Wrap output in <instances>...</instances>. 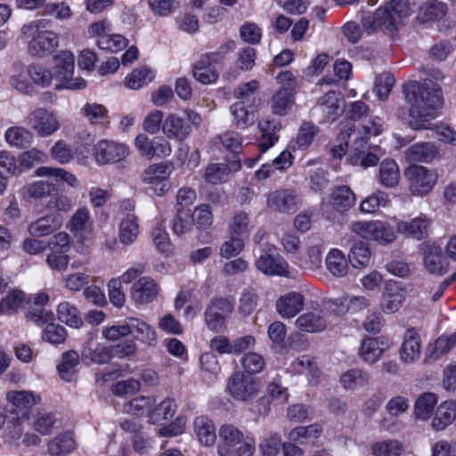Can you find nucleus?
I'll list each match as a JSON object with an SVG mask.
<instances>
[{
	"instance_id": "obj_1",
	"label": "nucleus",
	"mask_w": 456,
	"mask_h": 456,
	"mask_svg": "<svg viewBox=\"0 0 456 456\" xmlns=\"http://www.w3.org/2000/svg\"><path fill=\"white\" fill-rule=\"evenodd\" d=\"M403 92L411 105L410 126L415 129H428V121L436 117V110L442 107L444 100L441 87L430 79L423 83L410 81Z\"/></svg>"
},
{
	"instance_id": "obj_2",
	"label": "nucleus",
	"mask_w": 456,
	"mask_h": 456,
	"mask_svg": "<svg viewBox=\"0 0 456 456\" xmlns=\"http://www.w3.org/2000/svg\"><path fill=\"white\" fill-rule=\"evenodd\" d=\"M52 20L40 19L31 21L21 28V33L31 37L28 45V53L32 57L44 58L53 53L59 46V36L51 30Z\"/></svg>"
},
{
	"instance_id": "obj_3",
	"label": "nucleus",
	"mask_w": 456,
	"mask_h": 456,
	"mask_svg": "<svg viewBox=\"0 0 456 456\" xmlns=\"http://www.w3.org/2000/svg\"><path fill=\"white\" fill-rule=\"evenodd\" d=\"M220 456H251L256 444L253 438L244 436L243 432L233 424H224L219 429Z\"/></svg>"
},
{
	"instance_id": "obj_4",
	"label": "nucleus",
	"mask_w": 456,
	"mask_h": 456,
	"mask_svg": "<svg viewBox=\"0 0 456 456\" xmlns=\"http://www.w3.org/2000/svg\"><path fill=\"white\" fill-rule=\"evenodd\" d=\"M187 119L175 113L168 114L163 121L161 130L167 140L183 142L192 132V127L198 128L201 123V117L191 110L185 111Z\"/></svg>"
},
{
	"instance_id": "obj_5",
	"label": "nucleus",
	"mask_w": 456,
	"mask_h": 456,
	"mask_svg": "<svg viewBox=\"0 0 456 456\" xmlns=\"http://www.w3.org/2000/svg\"><path fill=\"white\" fill-rule=\"evenodd\" d=\"M259 379L246 375L242 370L234 371L227 379L226 391L235 401L248 403L259 394Z\"/></svg>"
},
{
	"instance_id": "obj_6",
	"label": "nucleus",
	"mask_w": 456,
	"mask_h": 456,
	"mask_svg": "<svg viewBox=\"0 0 456 456\" xmlns=\"http://www.w3.org/2000/svg\"><path fill=\"white\" fill-rule=\"evenodd\" d=\"M55 61V77L58 84L55 85L56 90L82 89L86 86V81L82 77L73 78L72 75L75 69V56L69 51H62L54 57Z\"/></svg>"
},
{
	"instance_id": "obj_7",
	"label": "nucleus",
	"mask_w": 456,
	"mask_h": 456,
	"mask_svg": "<svg viewBox=\"0 0 456 456\" xmlns=\"http://www.w3.org/2000/svg\"><path fill=\"white\" fill-rule=\"evenodd\" d=\"M351 230L362 238L372 240L383 246L394 242L397 232L391 224L382 221L354 222L351 225Z\"/></svg>"
},
{
	"instance_id": "obj_8",
	"label": "nucleus",
	"mask_w": 456,
	"mask_h": 456,
	"mask_svg": "<svg viewBox=\"0 0 456 456\" xmlns=\"http://www.w3.org/2000/svg\"><path fill=\"white\" fill-rule=\"evenodd\" d=\"M255 266L269 276L288 277L289 274L288 262L277 252L275 246L270 243L262 246L261 255L256 258Z\"/></svg>"
},
{
	"instance_id": "obj_9",
	"label": "nucleus",
	"mask_w": 456,
	"mask_h": 456,
	"mask_svg": "<svg viewBox=\"0 0 456 456\" xmlns=\"http://www.w3.org/2000/svg\"><path fill=\"white\" fill-rule=\"evenodd\" d=\"M233 311L232 303L223 297H215L207 305L205 310V324L214 332H223L226 330V319Z\"/></svg>"
},
{
	"instance_id": "obj_10",
	"label": "nucleus",
	"mask_w": 456,
	"mask_h": 456,
	"mask_svg": "<svg viewBox=\"0 0 456 456\" xmlns=\"http://www.w3.org/2000/svg\"><path fill=\"white\" fill-rule=\"evenodd\" d=\"M173 171V164L169 161L150 165L141 175L142 182L147 184L158 196L166 194L170 184L167 182Z\"/></svg>"
},
{
	"instance_id": "obj_11",
	"label": "nucleus",
	"mask_w": 456,
	"mask_h": 456,
	"mask_svg": "<svg viewBox=\"0 0 456 456\" xmlns=\"http://www.w3.org/2000/svg\"><path fill=\"white\" fill-rule=\"evenodd\" d=\"M134 147L140 156L147 160L164 159L172 153L171 143L164 136L150 138L145 134H139L134 139Z\"/></svg>"
},
{
	"instance_id": "obj_12",
	"label": "nucleus",
	"mask_w": 456,
	"mask_h": 456,
	"mask_svg": "<svg viewBox=\"0 0 456 456\" xmlns=\"http://www.w3.org/2000/svg\"><path fill=\"white\" fill-rule=\"evenodd\" d=\"M404 175L409 182V189L414 195L428 194L437 182L436 173L423 166H411L405 169Z\"/></svg>"
},
{
	"instance_id": "obj_13",
	"label": "nucleus",
	"mask_w": 456,
	"mask_h": 456,
	"mask_svg": "<svg viewBox=\"0 0 456 456\" xmlns=\"http://www.w3.org/2000/svg\"><path fill=\"white\" fill-rule=\"evenodd\" d=\"M362 24L367 34L378 31L392 34L399 26L385 4L378 8L373 13L363 15Z\"/></svg>"
},
{
	"instance_id": "obj_14",
	"label": "nucleus",
	"mask_w": 456,
	"mask_h": 456,
	"mask_svg": "<svg viewBox=\"0 0 456 456\" xmlns=\"http://www.w3.org/2000/svg\"><path fill=\"white\" fill-rule=\"evenodd\" d=\"M129 153L128 147L111 140H101L93 149V155L99 165L118 163L126 159Z\"/></svg>"
},
{
	"instance_id": "obj_15",
	"label": "nucleus",
	"mask_w": 456,
	"mask_h": 456,
	"mask_svg": "<svg viewBox=\"0 0 456 456\" xmlns=\"http://www.w3.org/2000/svg\"><path fill=\"white\" fill-rule=\"evenodd\" d=\"M28 125L41 137L55 133L60 123L54 114L45 108L34 110L27 118Z\"/></svg>"
},
{
	"instance_id": "obj_16",
	"label": "nucleus",
	"mask_w": 456,
	"mask_h": 456,
	"mask_svg": "<svg viewBox=\"0 0 456 456\" xmlns=\"http://www.w3.org/2000/svg\"><path fill=\"white\" fill-rule=\"evenodd\" d=\"M379 159L369 151L368 140L365 136L357 137L347 152L346 161L352 166L363 168L374 167Z\"/></svg>"
},
{
	"instance_id": "obj_17",
	"label": "nucleus",
	"mask_w": 456,
	"mask_h": 456,
	"mask_svg": "<svg viewBox=\"0 0 456 456\" xmlns=\"http://www.w3.org/2000/svg\"><path fill=\"white\" fill-rule=\"evenodd\" d=\"M96 335L93 332L87 334V339L85 343L81 359L87 363L105 364L113 357L111 347L102 343L94 342Z\"/></svg>"
},
{
	"instance_id": "obj_18",
	"label": "nucleus",
	"mask_w": 456,
	"mask_h": 456,
	"mask_svg": "<svg viewBox=\"0 0 456 456\" xmlns=\"http://www.w3.org/2000/svg\"><path fill=\"white\" fill-rule=\"evenodd\" d=\"M390 346L391 343L386 337H368L362 339L358 355L367 364H373L381 359Z\"/></svg>"
},
{
	"instance_id": "obj_19",
	"label": "nucleus",
	"mask_w": 456,
	"mask_h": 456,
	"mask_svg": "<svg viewBox=\"0 0 456 456\" xmlns=\"http://www.w3.org/2000/svg\"><path fill=\"white\" fill-rule=\"evenodd\" d=\"M346 101L339 92L329 91L317 102V108L326 121H335L344 112Z\"/></svg>"
},
{
	"instance_id": "obj_20",
	"label": "nucleus",
	"mask_w": 456,
	"mask_h": 456,
	"mask_svg": "<svg viewBox=\"0 0 456 456\" xmlns=\"http://www.w3.org/2000/svg\"><path fill=\"white\" fill-rule=\"evenodd\" d=\"M266 203L273 211L289 214L297 209L298 197L294 191L279 189L268 194Z\"/></svg>"
},
{
	"instance_id": "obj_21",
	"label": "nucleus",
	"mask_w": 456,
	"mask_h": 456,
	"mask_svg": "<svg viewBox=\"0 0 456 456\" xmlns=\"http://www.w3.org/2000/svg\"><path fill=\"white\" fill-rule=\"evenodd\" d=\"M406 296V289L402 283L393 280L387 281L385 284V292L381 303L384 313L393 314L402 306Z\"/></svg>"
},
{
	"instance_id": "obj_22",
	"label": "nucleus",
	"mask_w": 456,
	"mask_h": 456,
	"mask_svg": "<svg viewBox=\"0 0 456 456\" xmlns=\"http://www.w3.org/2000/svg\"><path fill=\"white\" fill-rule=\"evenodd\" d=\"M305 305V297L297 291L281 296L275 304L277 313L284 319L295 317Z\"/></svg>"
},
{
	"instance_id": "obj_23",
	"label": "nucleus",
	"mask_w": 456,
	"mask_h": 456,
	"mask_svg": "<svg viewBox=\"0 0 456 456\" xmlns=\"http://www.w3.org/2000/svg\"><path fill=\"white\" fill-rule=\"evenodd\" d=\"M62 223L63 218L60 214L50 213L31 222L28 227V232L33 237L47 236L59 230Z\"/></svg>"
},
{
	"instance_id": "obj_24",
	"label": "nucleus",
	"mask_w": 456,
	"mask_h": 456,
	"mask_svg": "<svg viewBox=\"0 0 456 456\" xmlns=\"http://www.w3.org/2000/svg\"><path fill=\"white\" fill-rule=\"evenodd\" d=\"M159 294V287L151 277L144 276L136 281L131 289V297L135 304H148Z\"/></svg>"
},
{
	"instance_id": "obj_25",
	"label": "nucleus",
	"mask_w": 456,
	"mask_h": 456,
	"mask_svg": "<svg viewBox=\"0 0 456 456\" xmlns=\"http://www.w3.org/2000/svg\"><path fill=\"white\" fill-rule=\"evenodd\" d=\"M421 344L418 332L410 329L407 330L400 349L401 360L406 363L417 361L420 357Z\"/></svg>"
},
{
	"instance_id": "obj_26",
	"label": "nucleus",
	"mask_w": 456,
	"mask_h": 456,
	"mask_svg": "<svg viewBox=\"0 0 456 456\" xmlns=\"http://www.w3.org/2000/svg\"><path fill=\"white\" fill-rule=\"evenodd\" d=\"M428 219L426 216L421 215L413 218L410 222L400 221L397 224V232L402 233L408 238L419 240L428 234Z\"/></svg>"
},
{
	"instance_id": "obj_27",
	"label": "nucleus",
	"mask_w": 456,
	"mask_h": 456,
	"mask_svg": "<svg viewBox=\"0 0 456 456\" xmlns=\"http://www.w3.org/2000/svg\"><path fill=\"white\" fill-rule=\"evenodd\" d=\"M438 156V150L432 142H419L410 146L405 151L408 162H431Z\"/></svg>"
},
{
	"instance_id": "obj_28",
	"label": "nucleus",
	"mask_w": 456,
	"mask_h": 456,
	"mask_svg": "<svg viewBox=\"0 0 456 456\" xmlns=\"http://www.w3.org/2000/svg\"><path fill=\"white\" fill-rule=\"evenodd\" d=\"M348 259L338 248H331L325 257V267L335 278H343L348 273Z\"/></svg>"
},
{
	"instance_id": "obj_29",
	"label": "nucleus",
	"mask_w": 456,
	"mask_h": 456,
	"mask_svg": "<svg viewBox=\"0 0 456 456\" xmlns=\"http://www.w3.org/2000/svg\"><path fill=\"white\" fill-rule=\"evenodd\" d=\"M424 265L426 269L432 274L442 276L448 271L449 263L443 256L441 248L431 247L425 253Z\"/></svg>"
},
{
	"instance_id": "obj_30",
	"label": "nucleus",
	"mask_w": 456,
	"mask_h": 456,
	"mask_svg": "<svg viewBox=\"0 0 456 456\" xmlns=\"http://www.w3.org/2000/svg\"><path fill=\"white\" fill-rule=\"evenodd\" d=\"M194 433L201 444L212 446L216 440L214 422L207 416H199L193 422Z\"/></svg>"
},
{
	"instance_id": "obj_31",
	"label": "nucleus",
	"mask_w": 456,
	"mask_h": 456,
	"mask_svg": "<svg viewBox=\"0 0 456 456\" xmlns=\"http://www.w3.org/2000/svg\"><path fill=\"white\" fill-rule=\"evenodd\" d=\"M151 408L149 423L160 424L163 421L173 418L176 411L177 406L175 399L167 397L159 403H157L156 400L154 399V406H151Z\"/></svg>"
},
{
	"instance_id": "obj_32",
	"label": "nucleus",
	"mask_w": 456,
	"mask_h": 456,
	"mask_svg": "<svg viewBox=\"0 0 456 456\" xmlns=\"http://www.w3.org/2000/svg\"><path fill=\"white\" fill-rule=\"evenodd\" d=\"M370 373L359 368H353L343 372L339 383L346 390H357L367 386L370 382Z\"/></svg>"
},
{
	"instance_id": "obj_33",
	"label": "nucleus",
	"mask_w": 456,
	"mask_h": 456,
	"mask_svg": "<svg viewBox=\"0 0 456 456\" xmlns=\"http://www.w3.org/2000/svg\"><path fill=\"white\" fill-rule=\"evenodd\" d=\"M297 330L304 332H320L326 327V321L322 311L308 312L299 315L295 321Z\"/></svg>"
},
{
	"instance_id": "obj_34",
	"label": "nucleus",
	"mask_w": 456,
	"mask_h": 456,
	"mask_svg": "<svg viewBox=\"0 0 456 456\" xmlns=\"http://www.w3.org/2000/svg\"><path fill=\"white\" fill-rule=\"evenodd\" d=\"M290 368L297 374L305 375L310 384L316 385L318 383L320 370L313 357L309 355L297 357L291 362Z\"/></svg>"
},
{
	"instance_id": "obj_35",
	"label": "nucleus",
	"mask_w": 456,
	"mask_h": 456,
	"mask_svg": "<svg viewBox=\"0 0 456 456\" xmlns=\"http://www.w3.org/2000/svg\"><path fill=\"white\" fill-rule=\"evenodd\" d=\"M456 418V402L444 401L436 409L431 426L434 430L441 431L451 425Z\"/></svg>"
},
{
	"instance_id": "obj_36",
	"label": "nucleus",
	"mask_w": 456,
	"mask_h": 456,
	"mask_svg": "<svg viewBox=\"0 0 456 456\" xmlns=\"http://www.w3.org/2000/svg\"><path fill=\"white\" fill-rule=\"evenodd\" d=\"M77 443L71 432H63L48 443V452L52 456H62L72 452Z\"/></svg>"
},
{
	"instance_id": "obj_37",
	"label": "nucleus",
	"mask_w": 456,
	"mask_h": 456,
	"mask_svg": "<svg viewBox=\"0 0 456 456\" xmlns=\"http://www.w3.org/2000/svg\"><path fill=\"white\" fill-rule=\"evenodd\" d=\"M456 345V332L448 336H440L434 345H430L427 349L425 361H435L441 355L449 353Z\"/></svg>"
},
{
	"instance_id": "obj_38",
	"label": "nucleus",
	"mask_w": 456,
	"mask_h": 456,
	"mask_svg": "<svg viewBox=\"0 0 456 456\" xmlns=\"http://www.w3.org/2000/svg\"><path fill=\"white\" fill-rule=\"evenodd\" d=\"M400 180L399 167L394 159H386L380 163L379 181L387 188L395 187Z\"/></svg>"
},
{
	"instance_id": "obj_39",
	"label": "nucleus",
	"mask_w": 456,
	"mask_h": 456,
	"mask_svg": "<svg viewBox=\"0 0 456 456\" xmlns=\"http://www.w3.org/2000/svg\"><path fill=\"white\" fill-rule=\"evenodd\" d=\"M6 400L18 409L29 410L41 402V397L31 391L13 390L6 393Z\"/></svg>"
},
{
	"instance_id": "obj_40",
	"label": "nucleus",
	"mask_w": 456,
	"mask_h": 456,
	"mask_svg": "<svg viewBox=\"0 0 456 456\" xmlns=\"http://www.w3.org/2000/svg\"><path fill=\"white\" fill-rule=\"evenodd\" d=\"M33 134L22 126L9 127L4 133L5 142L12 147L25 149L33 142Z\"/></svg>"
},
{
	"instance_id": "obj_41",
	"label": "nucleus",
	"mask_w": 456,
	"mask_h": 456,
	"mask_svg": "<svg viewBox=\"0 0 456 456\" xmlns=\"http://www.w3.org/2000/svg\"><path fill=\"white\" fill-rule=\"evenodd\" d=\"M139 234L137 217L127 214L119 224L118 238L122 244L129 245L135 241Z\"/></svg>"
},
{
	"instance_id": "obj_42",
	"label": "nucleus",
	"mask_w": 456,
	"mask_h": 456,
	"mask_svg": "<svg viewBox=\"0 0 456 456\" xmlns=\"http://www.w3.org/2000/svg\"><path fill=\"white\" fill-rule=\"evenodd\" d=\"M29 305L25 293L19 289L10 291L0 302V312L11 314Z\"/></svg>"
},
{
	"instance_id": "obj_43",
	"label": "nucleus",
	"mask_w": 456,
	"mask_h": 456,
	"mask_svg": "<svg viewBox=\"0 0 456 456\" xmlns=\"http://www.w3.org/2000/svg\"><path fill=\"white\" fill-rule=\"evenodd\" d=\"M57 316L60 322L71 328H80L83 325V320L80 312L75 305L63 301L57 307Z\"/></svg>"
},
{
	"instance_id": "obj_44",
	"label": "nucleus",
	"mask_w": 456,
	"mask_h": 456,
	"mask_svg": "<svg viewBox=\"0 0 456 456\" xmlns=\"http://www.w3.org/2000/svg\"><path fill=\"white\" fill-rule=\"evenodd\" d=\"M151 406H154V397L140 395L126 402L123 409L127 414L137 417L145 416L149 420Z\"/></svg>"
},
{
	"instance_id": "obj_45",
	"label": "nucleus",
	"mask_w": 456,
	"mask_h": 456,
	"mask_svg": "<svg viewBox=\"0 0 456 456\" xmlns=\"http://www.w3.org/2000/svg\"><path fill=\"white\" fill-rule=\"evenodd\" d=\"M129 322L131 334L136 339L147 345H152L156 341V331L151 325L134 317H129Z\"/></svg>"
},
{
	"instance_id": "obj_46",
	"label": "nucleus",
	"mask_w": 456,
	"mask_h": 456,
	"mask_svg": "<svg viewBox=\"0 0 456 456\" xmlns=\"http://www.w3.org/2000/svg\"><path fill=\"white\" fill-rule=\"evenodd\" d=\"M27 74L32 81V85L34 84L42 88L49 87L53 79L52 70L39 63L28 65L27 67Z\"/></svg>"
},
{
	"instance_id": "obj_47",
	"label": "nucleus",
	"mask_w": 456,
	"mask_h": 456,
	"mask_svg": "<svg viewBox=\"0 0 456 456\" xmlns=\"http://www.w3.org/2000/svg\"><path fill=\"white\" fill-rule=\"evenodd\" d=\"M294 102L293 93L288 88H280L272 98V110L275 115L284 116Z\"/></svg>"
},
{
	"instance_id": "obj_48",
	"label": "nucleus",
	"mask_w": 456,
	"mask_h": 456,
	"mask_svg": "<svg viewBox=\"0 0 456 456\" xmlns=\"http://www.w3.org/2000/svg\"><path fill=\"white\" fill-rule=\"evenodd\" d=\"M371 257L370 249L363 242L354 243L348 254V261L356 269L365 268L369 265Z\"/></svg>"
},
{
	"instance_id": "obj_49",
	"label": "nucleus",
	"mask_w": 456,
	"mask_h": 456,
	"mask_svg": "<svg viewBox=\"0 0 456 456\" xmlns=\"http://www.w3.org/2000/svg\"><path fill=\"white\" fill-rule=\"evenodd\" d=\"M331 204L338 211H346L355 203V196L347 186H339L331 194Z\"/></svg>"
},
{
	"instance_id": "obj_50",
	"label": "nucleus",
	"mask_w": 456,
	"mask_h": 456,
	"mask_svg": "<svg viewBox=\"0 0 456 456\" xmlns=\"http://www.w3.org/2000/svg\"><path fill=\"white\" fill-rule=\"evenodd\" d=\"M437 397L434 393H424L416 401L414 413L418 419L428 420L434 411Z\"/></svg>"
},
{
	"instance_id": "obj_51",
	"label": "nucleus",
	"mask_w": 456,
	"mask_h": 456,
	"mask_svg": "<svg viewBox=\"0 0 456 456\" xmlns=\"http://www.w3.org/2000/svg\"><path fill=\"white\" fill-rule=\"evenodd\" d=\"M79 354L69 350L62 354L61 362L58 365L59 375L65 381H71L75 375V367L79 363Z\"/></svg>"
},
{
	"instance_id": "obj_52",
	"label": "nucleus",
	"mask_w": 456,
	"mask_h": 456,
	"mask_svg": "<svg viewBox=\"0 0 456 456\" xmlns=\"http://www.w3.org/2000/svg\"><path fill=\"white\" fill-rule=\"evenodd\" d=\"M446 12L447 6L444 3L430 0L420 8L419 19L423 22L433 21L443 18Z\"/></svg>"
},
{
	"instance_id": "obj_53",
	"label": "nucleus",
	"mask_w": 456,
	"mask_h": 456,
	"mask_svg": "<svg viewBox=\"0 0 456 456\" xmlns=\"http://www.w3.org/2000/svg\"><path fill=\"white\" fill-rule=\"evenodd\" d=\"M322 428L319 424H312L306 427H297L293 428L289 434V439L291 442H297L301 444L308 443L312 439L320 436Z\"/></svg>"
},
{
	"instance_id": "obj_54",
	"label": "nucleus",
	"mask_w": 456,
	"mask_h": 456,
	"mask_svg": "<svg viewBox=\"0 0 456 456\" xmlns=\"http://www.w3.org/2000/svg\"><path fill=\"white\" fill-rule=\"evenodd\" d=\"M230 109L233 118L232 122L238 128L246 129L254 124L253 111L250 110L252 107L242 105L241 102H234Z\"/></svg>"
},
{
	"instance_id": "obj_55",
	"label": "nucleus",
	"mask_w": 456,
	"mask_h": 456,
	"mask_svg": "<svg viewBox=\"0 0 456 456\" xmlns=\"http://www.w3.org/2000/svg\"><path fill=\"white\" fill-rule=\"evenodd\" d=\"M35 175L37 176L53 177L57 182H65L73 188L78 185V181L73 174L59 167H41L35 171Z\"/></svg>"
},
{
	"instance_id": "obj_56",
	"label": "nucleus",
	"mask_w": 456,
	"mask_h": 456,
	"mask_svg": "<svg viewBox=\"0 0 456 456\" xmlns=\"http://www.w3.org/2000/svg\"><path fill=\"white\" fill-rule=\"evenodd\" d=\"M240 363L243 372L249 376L260 373L265 367V358L256 352L244 354L240 359Z\"/></svg>"
},
{
	"instance_id": "obj_57",
	"label": "nucleus",
	"mask_w": 456,
	"mask_h": 456,
	"mask_svg": "<svg viewBox=\"0 0 456 456\" xmlns=\"http://www.w3.org/2000/svg\"><path fill=\"white\" fill-rule=\"evenodd\" d=\"M258 88L259 83L257 80H251L238 86L233 93L234 97L237 100L236 102H241L242 105L253 107Z\"/></svg>"
},
{
	"instance_id": "obj_58",
	"label": "nucleus",
	"mask_w": 456,
	"mask_h": 456,
	"mask_svg": "<svg viewBox=\"0 0 456 456\" xmlns=\"http://www.w3.org/2000/svg\"><path fill=\"white\" fill-rule=\"evenodd\" d=\"M154 77L152 70L149 68L142 67L134 69L125 78L126 87L137 90L152 81Z\"/></svg>"
},
{
	"instance_id": "obj_59",
	"label": "nucleus",
	"mask_w": 456,
	"mask_h": 456,
	"mask_svg": "<svg viewBox=\"0 0 456 456\" xmlns=\"http://www.w3.org/2000/svg\"><path fill=\"white\" fill-rule=\"evenodd\" d=\"M398 25L403 24L412 13V6L409 0H389L385 4Z\"/></svg>"
},
{
	"instance_id": "obj_60",
	"label": "nucleus",
	"mask_w": 456,
	"mask_h": 456,
	"mask_svg": "<svg viewBox=\"0 0 456 456\" xmlns=\"http://www.w3.org/2000/svg\"><path fill=\"white\" fill-rule=\"evenodd\" d=\"M192 219L191 210L188 208H177V212L173 219V232L177 236H182L192 229Z\"/></svg>"
},
{
	"instance_id": "obj_61",
	"label": "nucleus",
	"mask_w": 456,
	"mask_h": 456,
	"mask_svg": "<svg viewBox=\"0 0 456 456\" xmlns=\"http://www.w3.org/2000/svg\"><path fill=\"white\" fill-rule=\"evenodd\" d=\"M193 77L200 83L208 85L216 82L219 74L214 66L209 63H201V59H200L194 65Z\"/></svg>"
},
{
	"instance_id": "obj_62",
	"label": "nucleus",
	"mask_w": 456,
	"mask_h": 456,
	"mask_svg": "<svg viewBox=\"0 0 456 456\" xmlns=\"http://www.w3.org/2000/svg\"><path fill=\"white\" fill-rule=\"evenodd\" d=\"M128 44V40L120 34H110L98 38L96 45L100 49L110 52H118L124 49Z\"/></svg>"
},
{
	"instance_id": "obj_63",
	"label": "nucleus",
	"mask_w": 456,
	"mask_h": 456,
	"mask_svg": "<svg viewBox=\"0 0 456 456\" xmlns=\"http://www.w3.org/2000/svg\"><path fill=\"white\" fill-rule=\"evenodd\" d=\"M354 129V126L352 122H346L343 125L341 131L337 138L338 144L335 145L331 149V154L334 158L341 159L348 152V151H346L348 147V138L350 137Z\"/></svg>"
},
{
	"instance_id": "obj_64",
	"label": "nucleus",
	"mask_w": 456,
	"mask_h": 456,
	"mask_svg": "<svg viewBox=\"0 0 456 456\" xmlns=\"http://www.w3.org/2000/svg\"><path fill=\"white\" fill-rule=\"evenodd\" d=\"M403 451V444L397 440L382 441L372 446V453L375 456H400Z\"/></svg>"
}]
</instances>
